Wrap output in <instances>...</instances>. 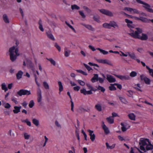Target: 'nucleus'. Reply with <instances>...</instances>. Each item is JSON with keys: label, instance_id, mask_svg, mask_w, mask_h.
Instances as JSON below:
<instances>
[{"label": "nucleus", "instance_id": "nucleus-1", "mask_svg": "<svg viewBox=\"0 0 153 153\" xmlns=\"http://www.w3.org/2000/svg\"><path fill=\"white\" fill-rule=\"evenodd\" d=\"M10 59L12 62L15 61L20 55L18 48L14 46L10 48L9 50Z\"/></svg>", "mask_w": 153, "mask_h": 153}, {"label": "nucleus", "instance_id": "nucleus-2", "mask_svg": "<svg viewBox=\"0 0 153 153\" xmlns=\"http://www.w3.org/2000/svg\"><path fill=\"white\" fill-rule=\"evenodd\" d=\"M120 52L121 53L120 55L121 56L126 57L128 56L131 59L133 60H136L138 62H140V60L137 58L136 56L133 52L126 51L124 53L120 51Z\"/></svg>", "mask_w": 153, "mask_h": 153}, {"label": "nucleus", "instance_id": "nucleus-3", "mask_svg": "<svg viewBox=\"0 0 153 153\" xmlns=\"http://www.w3.org/2000/svg\"><path fill=\"white\" fill-rule=\"evenodd\" d=\"M142 32L141 29L139 28H131L130 29L129 35L135 38H138Z\"/></svg>", "mask_w": 153, "mask_h": 153}, {"label": "nucleus", "instance_id": "nucleus-4", "mask_svg": "<svg viewBox=\"0 0 153 153\" xmlns=\"http://www.w3.org/2000/svg\"><path fill=\"white\" fill-rule=\"evenodd\" d=\"M140 142L139 143V145H142L140 146V149L145 152H146V150L145 147H144V146L147 145V142L149 143V141L148 139H144L143 138H141L140 140Z\"/></svg>", "mask_w": 153, "mask_h": 153}, {"label": "nucleus", "instance_id": "nucleus-5", "mask_svg": "<svg viewBox=\"0 0 153 153\" xmlns=\"http://www.w3.org/2000/svg\"><path fill=\"white\" fill-rule=\"evenodd\" d=\"M135 0L137 3L143 4V7L145 8L147 11L153 13V10L150 8L149 5L140 0Z\"/></svg>", "mask_w": 153, "mask_h": 153}, {"label": "nucleus", "instance_id": "nucleus-6", "mask_svg": "<svg viewBox=\"0 0 153 153\" xmlns=\"http://www.w3.org/2000/svg\"><path fill=\"white\" fill-rule=\"evenodd\" d=\"M17 94L19 96H21L23 95H29L30 94V91L21 89L17 92Z\"/></svg>", "mask_w": 153, "mask_h": 153}, {"label": "nucleus", "instance_id": "nucleus-7", "mask_svg": "<svg viewBox=\"0 0 153 153\" xmlns=\"http://www.w3.org/2000/svg\"><path fill=\"white\" fill-rule=\"evenodd\" d=\"M99 11L101 13L107 16L111 17L113 16V13L111 12L108 10L104 9H102L99 10Z\"/></svg>", "mask_w": 153, "mask_h": 153}, {"label": "nucleus", "instance_id": "nucleus-8", "mask_svg": "<svg viewBox=\"0 0 153 153\" xmlns=\"http://www.w3.org/2000/svg\"><path fill=\"white\" fill-rule=\"evenodd\" d=\"M97 61L99 63L107 64L110 65H112V63L109 60L106 59H97Z\"/></svg>", "mask_w": 153, "mask_h": 153}, {"label": "nucleus", "instance_id": "nucleus-9", "mask_svg": "<svg viewBox=\"0 0 153 153\" xmlns=\"http://www.w3.org/2000/svg\"><path fill=\"white\" fill-rule=\"evenodd\" d=\"M140 79L141 80H143L146 84L147 85L150 84V80L148 78L146 77L144 75H141L140 76Z\"/></svg>", "mask_w": 153, "mask_h": 153}, {"label": "nucleus", "instance_id": "nucleus-10", "mask_svg": "<svg viewBox=\"0 0 153 153\" xmlns=\"http://www.w3.org/2000/svg\"><path fill=\"white\" fill-rule=\"evenodd\" d=\"M80 93L85 95L91 94H92V92L91 91H87L84 88H83L80 90Z\"/></svg>", "mask_w": 153, "mask_h": 153}, {"label": "nucleus", "instance_id": "nucleus-11", "mask_svg": "<svg viewBox=\"0 0 153 153\" xmlns=\"http://www.w3.org/2000/svg\"><path fill=\"white\" fill-rule=\"evenodd\" d=\"M115 76L118 78L121 79V80H128L129 79V77L128 76L114 75Z\"/></svg>", "mask_w": 153, "mask_h": 153}, {"label": "nucleus", "instance_id": "nucleus-12", "mask_svg": "<svg viewBox=\"0 0 153 153\" xmlns=\"http://www.w3.org/2000/svg\"><path fill=\"white\" fill-rule=\"evenodd\" d=\"M107 79L110 82H114L116 81V79L114 77L111 75H107Z\"/></svg>", "mask_w": 153, "mask_h": 153}, {"label": "nucleus", "instance_id": "nucleus-13", "mask_svg": "<svg viewBox=\"0 0 153 153\" xmlns=\"http://www.w3.org/2000/svg\"><path fill=\"white\" fill-rule=\"evenodd\" d=\"M141 34H141L140 35L138 39L143 40H146L148 39V37L147 34L142 33Z\"/></svg>", "mask_w": 153, "mask_h": 153}, {"label": "nucleus", "instance_id": "nucleus-14", "mask_svg": "<svg viewBox=\"0 0 153 153\" xmlns=\"http://www.w3.org/2000/svg\"><path fill=\"white\" fill-rule=\"evenodd\" d=\"M2 19L5 23L7 24H8L9 23V20L7 14H4L3 15Z\"/></svg>", "mask_w": 153, "mask_h": 153}, {"label": "nucleus", "instance_id": "nucleus-15", "mask_svg": "<svg viewBox=\"0 0 153 153\" xmlns=\"http://www.w3.org/2000/svg\"><path fill=\"white\" fill-rule=\"evenodd\" d=\"M125 22L127 23V26L130 28H134L132 26L133 22L132 21H130L127 19H125Z\"/></svg>", "mask_w": 153, "mask_h": 153}, {"label": "nucleus", "instance_id": "nucleus-16", "mask_svg": "<svg viewBox=\"0 0 153 153\" xmlns=\"http://www.w3.org/2000/svg\"><path fill=\"white\" fill-rule=\"evenodd\" d=\"M111 27H113L114 28H118V25L117 24L116 22L114 21H111L110 22Z\"/></svg>", "mask_w": 153, "mask_h": 153}, {"label": "nucleus", "instance_id": "nucleus-17", "mask_svg": "<svg viewBox=\"0 0 153 153\" xmlns=\"http://www.w3.org/2000/svg\"><path fill=\"white\" fill-rule=\"evenodd\" d=\"M46 34L48 37L50 39L53 40H55V38L51 32H48L46 33Z\"/></svg>", "mask_w": 153, "mask_h": 153}, {"label": "nucleus", "instance_id": "nucleus-18", "mask_svg": "<svg viewBox=\"0 0 153 153\" xmlns=\"http://www.w3.org/2000/svg\"><path fill=\"white\" fill-rule=\"evenodd\" d=\"M21 108V106L20 107H18L15 106L14 107V109L13 110V111L14 113L17 114L20 111V109Z\"/></svg>", "mask_w": 153, "mask_h": 153}, {"label": "nucleus", "instance_id": "nucleus-19", "mask_svg": "<svg viewBox=\"0 0 153 153\" xmlns=\"http://www.w3.org/2000/svg\"><path fill=\"white\" fill-rule=\"evenodd\" d=\"M153 149V145H152L149 142V144L147 145L146 146L145 149L146 150V151L149 150H152Z\"/></svg>", "mask_w": 153, "mask_h": 153}, {"label": "nucleus", "instance_id": "nucleus-20", "mask_svg": "<svg viewBox=\"0 0 153 153\" xmlns=\"http://www.w3.org/2000/svg\"><path fill=\"white\" fill-rule=\"evenodd\" d=\"M58 83L59 87V93L60 94V92L63 91V88L62 84L60 81H58Z\"/></svg>", "mask_w": 153, "mask_h": 153}, {"label": "nucleus", "instance_id": "nucleus-21", "mask_svg": "<svg viewBox=\"0 0 153 153\" xmlns=\"http://www.w3.org/2000/svg\"><path fill=\"white\" fill-rule=\"evenodd\" d=\"M23 74V72L21 71H20L17 73L16 76L17 79H19L22 78Z\"/></svg>", "mask_w": 153, "mask_h": 153}, {"label": "nucleus", "instance_id": "nucleus-22", "mask_svg": "<svg viewBox=\"0 0 153 153\" xmlns=\"http://www.w3.org/2000/svg\"><path fill=\"white\" fill-rule=\"evenodd\" d=\"M86 85L88 88V89L90 90L89 91H91V92H92V91H95L97 90L96 89L93 88L90 84L87 83L86 84Z\"/></svg>", "mask_w": 153, "mask_h": 153}, {"label": "nucleus", "instance_id": "nucleus-23", "mask_svg": "<svg viewBox=\"0 0 153 153\" xmlns=\"http://www.w3.org/2000/svg\"><path fill=\"white\" fill-rule=\"evenodd\" d=\"M98 76L97 74H94V77L91 79V81L93 82H95L98 80Z\"/></svg>", "mask_w": 153, "mask_h": 153}, {"label": "nucleus", "instance_id": "nucleus-24", "mask_svg": "<svg viewBox=\"0 0 153 153\" xmlns=\"http://www.w3.org/2000/svg\"><path fill=\"white\" fill-rule=\"evenodd\" d=\"M46 59L49 61L53 65L55 66L56 65V61L52 58H47Z\"/></svg>", "mask_w": 153, "mask_h": 153}, {"label": "nucleus", "instance_id": "nucleus-25", "mask_svg": "<svg viewBox=\"0 0 153 153\" xmlns=\"http://www.w3.org/2000/svg\"><path fill=\"white\" fill-rule=\"evenodd\" d=\"M1 88L2 89L4 90L5 92L8 90V88L7 87L6 85L4 83H2L1 85Z\"/></svg>", "mask_w": 153, "mask_h": 153}, {"label": "nucleus", "instance_id": "nucleus-26", "mask_svg": "<svg viewBox=\"0 0 153 153\" xmlns=\"http://www.w3.org/2000/svg\"><path fill=\"white\" fill-rule=\"evenodd\" d=\"M71 53V51L66 48L65 49L64 55L66 57H68Z\"/></svg>", "mask_w": 153, "mask_h": 153}, {"label": "nucleus", "instance_id": "nucleus-27", "mask_svg": "<svg viewBox=\"0 0 153 153\" xmlns=\"http://www.w3.org/2000/svg\"><path fill=\"white\" fill-rule=\"evenodd\" d=\"M106 120L110 124H112L114 122V119L111 117L107 118Z\"/></svg>", "mask_w": 153, "mask_h": 153}, {"label": "nucleus", "instance_id": "nucleus-28", "mask_svg": "<svg viewBox=\"0 0 153 153\" xmlns=\"http://www.w3.org/2000/svg\"><path fill=\"white\" fill-rule=\"evenodd\" d=\"M32 123L36 126H38L39 124V122L38 120L34 118L32 120Z\"/></svg>", "mask_w": 153, "mask_h": 153}, {"label": "nucleus", "instance_id": "nucleus-29", "mask_svg": "<svg viewBox=\"0 0 153 153\" xmlns=\"http://www.w3.org/2000/svg\"><path fill=\"white\" fill-rule=\"evenodd\" d=\"M102 128L104 130L105 134H108L109 133V131L108 128L105 126V125H104Z\"/></svg>", "mask_w": 153, "mask_h": 153}, {"label": "nucleus", "instance_id": "nucleus-30", "mask_svg": "<svg viewBox=\"0 0 153 153\" xmlns=\"http://www.w3.org/2000/svg\"><path fill=\"white\" fill-rule=\"evenodd\" d=\"M96 49L99 51L103 55H106L108 53V52L107 51L102 49L99 48H97Z\"/></svg>", "mask_w": 153, "mask_h": 153}, {"label": "nucleus", "instance_id": "nucleus-31", "mask_svg": "<svg viewBox=\"0 0 153 153\" xmlns=\"http://www.w3.org/2000/svg\"><path fill=\"white\" fill-rule=\"evenodd\" d=\"M77 111L78 112H85L86 111L88 112L90 111V110L88 109L87 110H86L83 108L80 107L78 110H77Z\"/></svg>", "mask_w": 153, "mask_h": 153}, {"label": "nucleus", "instance_id": "nucleus-32", "mask_svg": "<svg viewBox=\"0 0 153 153\" xmlns=\"http://www.w3.org/2000/svg\"><path fill=\"white\" fill-rule=\"evenodd\" d=\"M128 117L130 119L133 120H135V116L133 113H131L128 115Z\"/></svg>", "mask_w": 153, "mask_h": 153}, {"label": "nucleus", "instance_id": "nucleus-33", "mask_svg": "<svg viewBox=\"0 0 153 153\" xmlns=\"http://www.w3.org/2000/svg\"><path fill=\"white\" fill-rule=\"evenodd\" d=\"M119 98L122 102H123L125 104H127V101L126 99L123 97H120Z\"/></svg>", "mask_w": 153, "mask_h": 153}, {"label": "nucleus", "instance_id": "nucleus-34", "mask_svg": "<svg viewBox=\"0 0 153 153\" xmlns=\"http://www.w3.org/2000/svg\"><path fill=\"white\" fill-rule=\"evenodd\" d=\"M71 9L74 10H78L80 9V7L76 4H73L71 5Z\"/></svg>", "mask_w": 153, "mask_h": 153}, {"label": "nucleus", "instance_id": "nucleus-35", "mask_svg": "<svg viewBox=\"0 0 153 153\" xmlns=\"http://www.w3.org/2000/svg\"><path fill=\"white\" fill-rule=\"evenodd\" d=\"M140 20L144 22H149V19L143 17H140Z\"/></svg>", "mask_w": 153, "mask_h": 153}, {"label": "nucleus", "instance_id": "nucleus-36", "mask_svg": "<svg viewBox=\"0 0 153 153\" xmlns=\"http://www.w3.org/2000/svg\"><path fill=\"white\" fill-rule=\"evenodd\" d=\"M103 26L104 27L107 28H111L110 22L109 23H104L103 24Z\"/></svg>", "mask_w": 153, "mask_h": 153}, {"label": "nucleus", "instance_id": "nucleus-37", "mask_svg": "<svg viewBox=\"0 0 153 153\" xmlns=\"http://www.w3.org/2000/svg\"><path fill=\"white\" fill-rule=\"evenodd\" d=\"M43 84V86L46 89L48 90L49 89V85L47 82H44Z\"/></svg>", "mask_w": 153, "mask_h": 153}, {"label": "nucleus", "instance_id": "nucleus-38", "mask_svg": "<svg viewBox=\"0 0 153 153\" xmlns=\"http://www.w3.org/2000/svg\"><path fill=\"white\" fill-rule=\"evenodd\" d=\"M85 27L91 31H94V28L91 25H85Z\"/></svg>", "mask_w": 153, "mask_h": 153}, {"label": "nucleus", "instance_id": "nucleus-39", "mask_svg": "<svg viewBox=\"0 0 153 153\" xmlns=\"http://www.w3.org/2000/svg\"><path fill=\"white\" fill-rule=\"evenodd\" d=\"M137 73L135 71H131L130 74V76L132 77H134L137 76Z\"/></svg>", "mask_w": 153, "mask_h": 153}, {"label": "nucleus", "instance_id": "nucleus-40", "mask_svg": "<svg viewBox=\"0 0 153 153\" xmlns=\"http://www.w3.org/2000/svg\"><path fill=\"white\" fill-rule=\"evenodd\" d=\"M66 23L67 25L70 27V29L75 33H76V31L75 29L71 25H70L68 23L66 22Z\"/></svg>", "mask_w": 153, "mask_h": 153}, {"label": "nucleus", "instance_id": "nucleus-41", "mask_svg": "<svg viewBox=\"0 0 153 153\" xmlns=\"http://www.w3.org/2000/svg\"><path fill=\"white\" fill-rule=\"evenodd\" d=\"M21 121L22 122H24L26 123L27 125L29 126H31L30 122L28 121V119H26L25 120H22Z\"/></svg>", "mask_w": 153, "mask_h": 153}, {"label": "nucleus", "instance_id": "nucleus-42", "mask_svg": "<svg viewBox=\"0 0 153 153\" xmlns=\"http://www.w3.org/2000/svg\"><path fill=\"white\" fill-rule=\"evenodd\" d=\"M79 15L81 16L82 18H85L86 17V15L84 13L83 11L80 10L79 11Z\"/></svg>", "mask_w": 153, "mask_h": 153}, {"label": "nucleus", "instance_id": "nucleus-43", "mask_svg": "<svg viewBox=\"0 0 153 153\" xmlns=\"http://www.w3.org/2000/svg\"><path fill=\"white\" fill-rule=\"evenodd\" d=\"M83 8L88 13H90L91 12V10L87 7L83 6Z\"/></svg>", "mask_w": 153, "mask_h": 153}, {"label": "nucleus", "instance_id": "nucleus-44", "mask_svg": "<svg viewBox=\"0 0 153 153\" xmlns=\"http://www.w3.org/2000/svg\"><path fill=\"white\" fill-rule=\"evenodd\" d=\"M124 10L125 11H127L130 13H131L132 11L133 10V8L126 7L124 8Z\"/></svg>", "mask_w": 153, "mask_h": 153}, {"label": "nucleus", "instance_id": "nucleus-45", "mask_svg": "<svg viewBox=\"0 0 153 153\" xmlns=\"http://www.w3.org/2000/svg\"><path fill=\"white\" fill-rule=\"evenodd\" d=\"M55 48L58 50L59 52H60L61 51V48L60 46L58 44L56 43L54 45Z\"/></svg>", "mask_w": 153, "mask_h": 153}, {"label": "nucleus", "instance_id": "nucleus-46", "mask_svg": "<svg viewBox=\"0 0 153 153\" xmlns=\"http://www.w3.org/2000/svg\"><path fill=\"white\" fill-rule=\"evenodd\" d=\"M146 67L149 70L150 74L153 77V70L147 66H146Z\"/></svg>", "mask_w": 153, "mask_h": 153}, {"label": "nucleus", "instance_id": "nucleus-47", "mask_svg": "<svg viewBox=\"0 0 153 153\" xmlns=\"http://www.w3.org/2000/svg\"><path fill=\"white\" fill-rule=\"evenodd\" d=\"M76 71L77 72H78V73H79L81 74H82L83 75H87V74L86 72L82 71V70H76Z\"/></svg>", "mask_w": 153, "mask_h": 153}, {"label": "nucleus", "instance_id": "nucleus-48", "mask_svg": "<svg viewBox=\"0 0 153 153\" xmlns=\"http://www.w3.org/2000/svg\"><path fill=\"white\" fill-rule=\"evenodd\" d=\"M121 125L122 126V127H121V129L122 131L123 132H124L126 131L127 129L125 127V126L124 125V124L123 123H121Z\"/></svg>", "mask_w": 153, "mask_h": 153}, {"label": "nucleus", "instance_id": "nucleus-49", "mask_svg": "<svg viewBox=\"0 0 153 153\" xmlns=\"http://www.w3.org/2000/svg\"><path fill=\"white\" fill-rule=\"evenodd\" d=\"M114 84H111V86L109 87V89L111 91L115 90L116 89V88L114 86Z\"/></svg>", "mask_w": 153, "mask_h": 153}, {"label": "nucleus", "instance_id": "nucleus-50", "mask_svg": "<svg viewBox=\"0 0 153 153\" xmlns=\"http://www.w3.org/2000/svg\"><path fill=\"white\" fill-rule=\"evenodd\" d=\"M39 29L42 32H43L44 31V29L43 28L42 23L41 21H39Z\"/></svg>", "mask_w": 153, "mask_h": 153}, {"label": "nucleus", "instance_id": "nucleus-51", "mask_svg": "<svg viewBox=\"0 0 153 153\" xmlns=\"http://www.w3.org/2000/svg\"><path fill=\"white\" fill-rule=\"evenodd\" d=\"M34 77H35V82L36 83V85H37L39 87L40 86V83L38 81L37 76L36 75H35Z\"/></svg>", "mask_w": 153, "mask_h": 153}, {"label": "nucleus", "instance_id": "nucleus-52", "mask_svg": "<svg viewBox=\"0 0 153 153\" xmlns=\"http://www.w3.org/2000/svg\"><path fill=\"white\" fill-rule=\"evenodd\" d=\"M77 81L79 84L82 86H84L85 85V83L81 80H78Z\"/></svg>", "mask_w": 153, "mask_h": 153}, {"label": "nucleus", "instance_id": "nucleus-53", "mask_svg": "<svg viewBox=\"0 0 153 153\" xmlns=\"http://www.w3.org/2000/svg\"><path fill=\"white\" fill-rule=\"evenodd\" d=\"M106 147L108 149H112L115 147L114 145H112V146H109L108 143H106Z\"/></svg>", "mask_w": 153, "mask_h": 153}, {"label": "nucleus", "instance_id": "nucleus-54", "mask_svg": "<svg viewBox=\"0 0 153 153\" xmlns=\"http://www.w3.org/2000/svg\"><path fill=\"white\" fill-rule=\"evenodd\" d=\"M90 139L93 142L95 139V136L94 134H93L92 135H90Z\"/></svg>", "mask_w": 153, "mask_h": 153}, {"label": "nucleus", "instance_id": "nucleus-55", "mask_svg": "<svg viewBox=\"0 0 153 153\" xmlns=\"http://www.w3.org/2000/svg\"><path fill=\"white\" fill-rule=\"evenodd\" d=\"M37 95H38V97H40L41 96H42L41 91L39 88H38Z\"/></svg>", "mask_w": 153, "mask_h": 153}, {"label": "nucleus", "instance_id": "nucleus-56", "mask_svg": "<svg viewBox=\"0 0 153 153\" xmlns=\"http://www.w3.org/2000/svg\"><path fill=\"white\" fill-rule=\"evenodd\" d=\"M84 65L85 67V68H86L87 70H88L89 71L92 70V68L91 67H90L89 66L86 65V64L84 63Z\"/></svg>", "mask_w": 153, "mask_h": 153}, {"label": "nucleus", "instance_id": "nucleus-57", "mask_svg": "<svg viewBox=\"0 0 153 153\" xmlns=\"http://www.w3.org/2000/svg\"><path fill=\"white\" fill-rule=\"evenodd\" d=\"M97 89L98 90H100L101 91L104 92L105 91V89L104 88L100 86H99L97 87Z\"/></svg>", "mask_w": 153, "mask_h": 153}, {"label": "nucleus", "instance_id": "nucleus-58", "mask_svg": "<svg viewBox=\"0 0 153 153\" xmlns=\"http://www.w3.org/2000/svg\"><path fill=\"white\" fill-rule=\"evenodd\" d=\"M80 87L79 86H76L74 87V90L76 91H79L80 89Z\"/></svg>", "mask_w": 153, "mask_h": 153}, {"label": "nucleus", "instance_id": "nucleus-59", "mask_svg": "<svg viewBox=\"0 0 153 153\" xmlns=\"http://www.w3.org/2000/svg\"><path fill=\"white\" fill-rule=\"evenodd\" d=\"M131 13L132 14H139V12L136 9H133Z\"/></svg>", "mask_w": 153, "mask_h": 153}, {"label": "nucleus", "instance_id": "nucleus-60", "mask_svg": "<svg viewBox=\"0 0 153 153\" xmlns=\"http://www.w3.org/2000/svg\"><path fill=\"white\" fill-rule=\"evenodd\" d=\"M95 108L98 111H100L102 110V108L101 106H95Z\"/></svg>", "mask_w": 153, "mask_h": 153}, {"label": "nucleus", "instance_id": "nucleus-61", "mask_svg": "<svg viewBox=\"0 0 153 153\" xmlns=\"http://www.w3.org/2000/svg\"><path fill=\"white\" fill-rule=\"evenodd\" d=\"M24 137L25 139H28L30 137V135L27 134V133H25L24 134Z\"/></svg>", "mask_w": 153, "mask_h": 153}, {"label": "nucleus", "instance_id": "nucleus-62", "mask_svg": "<svg viewBox=\"0 0 153 153\" xmlns=\"http://www.w3.org/2000/svg\"><path fill=\"white\" fill-rule=\"evenodd\" d=\"M94 19L97 22L99 21V17L98 16H94L93 17Z\"/></svg>", "mask_w": 153, "mask_h": 153}, {"label": "nucleus", "instance_id": "nucleus-63", "mask_svg": "<svg viewBox=\"0 0 153 153\" xmlns=\"http://www.w3.org/2000/svg\"><path fill=\"white\" fill-rule=\"evenodd\" d=\"M114 85H116L117 88L120 89H121L122 88V86L120 84L117 83H114Z\"/></svg>", "mask_w": 153, "mask_h": 153}, {"label": "nucleus", "instance_id": "nucleus-64", "mask_svg": "<svg viewBox=\"0 0 153 153\" xmlns=\"http://www.w3.org/2000/svg\"><path fill=\"white\" fill-rule=\"evenodd\" d=\"M88 48L93 51H94L96 50L95 48L92 45H89L88 46Z\"/></svg>", "mask_w": 153, "mask_h": 153}]
</instances>
